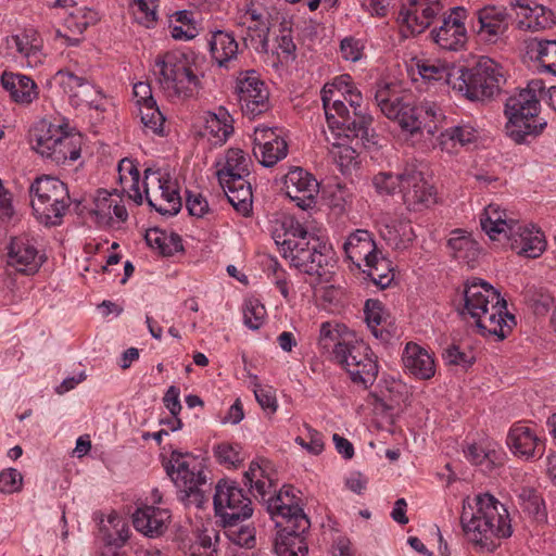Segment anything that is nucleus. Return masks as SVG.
<instances>
[{
	"instance_id": "obj_23",
	"label": "nucleus",
	"mask_w": 556,
	"mask_h": 556,
	"mask_svg": "<svg viewBox=\"0 0 556 556\" xmlns=\"http://www.w3.org/2000/svg\"><path fill=\"white\" fill-rule=\"evenodd\" d=\"M8 264L17 271L31 275L35 274L42 264V257L33 240L26 236L15 237L11 240L8 251Z\"/></svg>"
},
{
	"instance_id": "obj_29",
	"label": "nucleus",
	"mask_w": 556,
	"mask_h": 556,
	"mask_svg": "<svg viewBox=\"0 0 556 556\" xmlns=\"http://www.w3.org/2000/svg\"><path fill=\"white\" fill-rule=\"evenodd\" d=\"M480 225L482 230L492 240L498 239L501 235L507 237L510 231H516L518 228V220L507 216L505 210L500 205L489 204L480 217Z\"/></svg>"
},
{
	"instance_id": "obj_12",
	"label": "nucleus",
	"mask_w": 556,
	"mask_h": 556,
	"mask_svg": "<svg viewBox=\"0 0 556 556\" xmlns=\"http://www.w3.org/2000/svg\"><path fill=\"white\" fill-rule=\"evenodd\" d=\"M213 501L215 514L225 527H235L253 514L251 498L236 481H218Z\"/></svg>"
},
{
	"instance_id": "obj_24",
	"label": "nucleus",
	"mask_w": 556,
	"mask_h": 556,
	"mask_svg": "<svg viewBox=\"0 0 556 556\" xmlns=\"http://www.w3.org/2000/svg\"><path fill=\"white\" fill-rule=\"evenodd\" d=\"M264 501L271 517L281 518L279 521L283 525L296 523L300 516H306L299 505V497L292 485H283L277 494L265 497Z\"/></svg>"
},
{
	"instance_id": "obj_56",
	"label": "nucleus",
	"mask_w": 556,
	"mask_h": 556,
	"mask_svg": "<svg viewBox=\"0 0 556 556\" xmlns=\"http://www.w3.org/2000/svg\"><path fill=\"white\" fill-rule=\"evenodd\" d=\"M23 486V476L15 468H8L0 472V492L13 494L20 492Z\"/></svg>"
},
{
	"instance_id": "obj_7",
	"label": "nucleus",
	"mask_w": 556,
	"mask_h": 556,
	"mask_svg": "<svg viewBox=\"0 0 556 556\" xmlns=\"http://www.w3.org/2000/svg\"><path fill=\"white\" fill-rule=\"evenodd\" d=\"M154 75L159 87L169 99L195 97L202 88L198 75L185 53L166 52L155 59Z\"/></svg>"
},
{
	"instance_id": "obj_20",
	"label": "nucleus",
	"mask_w": 556,
	"mask_h": 556,
	"mask_svg": "<svg viewBox=\"0 0 556 556\" xmlns=\"http://www.w3.org/2000/svg\"><path fill=\"white\" fill-rule=\"evenodd\" d=\"M318 182L315 177L303 168H294L285 176V188L288 197L303 210L313 206L318 193Z\"/></svg>"
},
{
	"instance_id": "obj_46",
	"label": "nucleus",
	"mask_w": 556,
	"mask_h": 556,
	"mask_svg": "<svg viewBox=\"0 0 556 556\" xmlns=\"http://www.w3.org/2000/svg\"><path fill=\"white\" fill-rule=\"evenodd\" d=\"M218 532L214 529L198 531L197 540L190 546L191 556H216Z\"/></svg>"
},
{
	"instance_id": "obj_35",
	"label": "nucleus",
	"mask_w": 556,
	"mask_h": 556,
	"mask_svg": "<svg viewBox=\"0 0 556 556\" xmlns=\"http://www.w3.org/2000/svg\"><path fill=\"white\" fill-rule=\"evenodd\" d=\"M405 368L419 379H430L434 376L435 365L431 355L416 343H407L403 353Z\"/></svg>"
},
{
	"instance_id": "obj_5",
	"label": "nucleus",
	"mask_w": 556,
	"mask_h": 556,
	"mask_svg": "<svg viewBox=\"0 0 556 556\" xmlns=\"http://www.w3.org/2000/svg\"><path fill=\"white\" fill-rule=\"evenodd\" d=\"M334 98L333 87H324L321 100L327 119V128L323 129L328 148H337L344 142L356 140L365 144L370 142L372 117L357 115L352 117L350 110L343 101Z\"/></svg>"
},
{
	"instance_id": "obj_9",
	"label": "nucleus",
	"mask_w": 556,
	"mask_h": 556,
	"mask_svg": "<svg viewBox=\"0 0 556 556\" xmlns=\"http://www.w3.org/2000/svg\"><path fill=\"white\" fill-rule=\"evenodd\" d=\"M35 217L46 226L61 224L71 200L66 185L58 178H37L29 188Z\"/></svg>"
},
{
	"instance_id": "obj_26",
	"label": "nucleus",
	"mask_w": 556,
	"mask_h": 556,
	"mask_svg": "<svg viewBox=\"0 0 556 556\" xmlns=\"http://www.w3.org/2000/svg\"><path fill=\"white\" fill-rule=\"evenodd\" d=\"M518 228L516 231H510L506 237L510 242V248L526 257H539L546 247L544 235L539 229L529 228L519 222Z\"/></svg>"
},
{
	"instance_id": "obj_41",
	"label": "nucleus",
	"mask_w": 556,
	"mask_h": 556,
	"mask_svg": "<svg viewBox=\"0 0 556 556\" xmlns=\"http://www.w3.org/2000/svg\"><path fill=\"white\" fill-rule=\"evenodd\" d=\"M350 76H340L334 79L332 84H327L324 87H333L334 89V98L343 101L344 103L348 102L350 106L352 108L351 116L356 117L357 115H368L363 109H362V94L359 91L353 88V86L350 84Z\"/></svg>"
},
{
	"instance_id": "obj_40",
	"label": "nucleus",
	"mask_w": 556,
	"mask_h": 556,
	"mask_svg": "<svg viewBox=\"0 0 556 556\" xmlns=\"http://www.w3.org/2000/svg\"><path fill=\"white\" fill-rule=\"evenodd\" d=\"M516 5H519L525 10V18L518 23L519 28L521 29L536 31L549 28L555 24L554 13L543 5L529 8L528 5L521 4L520 1H517Z\"/></svg>"
},
{
	"instance_id": "obj_21",
	"label": "nucleus",
	"mask_w": 556,
	"mask_h": 556,
	"mask_svg": "<svg viewBox=\"0 0 556 556\" xmlns=\"http://www.w3.org/2000/svg\"><path fill=\"white\" fill-rule=\"evenodd\" d=\"M478 35L489 43H496L507 33L511 16L504 7L486 5L477 11Z\"/></svg>"
},
{
	"instance_id": "obj_4",
	"label": "nucleus",
	"mask_w": 556,
	"mask_h": 556,
	"mask_svg": "<svg viewBox=\"0 0 556 556\" xmlns=\"http://www.w3.org/2000/svg\"><path fill=\"white\" fill-rule=\"evenodd\" d=\"M275 241L282 256L300 271L325 279L332 273L330 249L299 222L291 219L283 235H277Z\"/></svg>"
},
{
	"instance_id": "obj_17",
	"label": "nucleus",
	"mask_w": 556,
	"mask_h": 556,
	"mask_svg": "<svg viewBox=\"0 0 556 556\" xmlns=\"http://www.w3.org/2000/svg\"><path fill=\"white\" fill-rule=\"evenodd\" d=\"M441 9L440 0H405L397 18L402 27H406L404 35L421 34Z\"/></svg>"
},
{
	"instance_id": "obj_6",
	"label": "nucleus",
	"mask_w": 556,
	"mask_h": 556,
	"mask_svg": "<svg viewBox=\"0 0 556 556\" xmlns=\"http://www.w3.org/2000/svg\"><path fill=\"white\" fill-rule=\"evenodd\" d=\"M506 78L503 67L482 56L475 66H458L452 79V89L470 101H484L501 91Z\"/></svg>"
},
{
	"instance_id": "obj_53",
	"label": "nucleus",
	"mask_w": 556,
	"mask_h": 556,
	"mask_svg": "<svg viewBox=\"0 0 556 556\" xmlns=\"http://www.w3.org/2000/svg\"><path fill=\"white\" fill-rule=\"evenodd\" d=\"M159 0H134L132 12L136 20L150 27L156 21V8Z\"/></svg>"
},
{
	"instance_id": "obj_39",
	"label": "nucleus",
	"mask_w": 556,
	"mask_h": 556,
	"mask_svg": "<svg viewBox=\"0 0 556 556\" xmlns=\"http://www.w3.org/2000/svg\"><path fill=\"white\" fill-rule=\"evenodd\" d=\"M210 50L219 66H227L238 54V42L232 35L218 30L212 36Z\"/></svg>"
},
{
	"instance_id": "obj_25",
	"label": "nucleus",
	"mask_w": 556,
	"mask_h": 556,
	"mask_svg": "<svg viewBox=\"0 0 556 556\" xmlns=\"http://www.w3.org/2000/svg\"><path fill=\"white\" fill-rule=\"evenodd\" d=\"M507 445L514 455L526 459L542 456L543 443L533 429L528 426L517 424L513 426L507 435Z\"/></svg>"
},
{
	"instance_id": "obj_42",
	"label": "nucleus",
	"mask_w": 556,
	"mask_h": 556,
	"mask_svg": "<svg viewBox=\"0 0 556 556\" xmlns=\"http://www.w3.org/2000/svg\"><path fill=\"white\" fill-rule=\"evenodd\" d=\"M458 66H448L438 60H422L417 62V71L426 81H444L452 87L453 75Z\"/></svg>"
},
{
	"instance_id": "obj_14",
	"label": "nucleus",
	"mask_w": 556,
	"mask_h": 556,
	"mask_svg": "<svg viewBox=\"0 0 556 556\" xmlns=\"http://www.w3.org/2000/svg\"><path fill=\"white\" fill-rule=\"evenodd\" d=\"M236 91L245 116L254 118L270 109L269 91L254 71L247 72L238 78Z\"/></svg>"
},
{
	"instance_id": "obj_55",
	"label": "nucleus",
	"mask_w": 556,
	"mask_h": 556,
	"mask_svg": "<svg viewBox=\"0 0 556 556\" xmlns=\"http://www.w3.org/2000/svg\"><path fill=\"white\" fill-rule=\"evenodd\" d=\"M404 97H400L395 91L391 90L388 84L379 86L375 93L377 105L384 115L394 112L392 108L399 105V102Z\"/></svg>"
},
{
	"instance_id": "obj_63",
	"label": "nucleus",
	"mask_w": 556,
	"mask_h": 556,
	"mask_svg": "<svg viewBox=\"0 0 556 556\" xmlns=\"http://www.w3.org/2000/svg\"><path fill=\"white\" fill-rule=\"evenodd\" d=\"M278 140H285L281 135L280 130L278 128H271V127H256L254 130V147L260 146H268L269 143H275Z\"/></svg>"
},
{
	"instance_id": "obj_18",
	"label": "nucleus",
	"mask_w": 556,
	"mask_h": 556,
	"mask_svg": "<svg viewBox=\"0 0 556 556\" xmlns=\"http://www.w3.org/2000/svg\"><path fill=\"white\" fill-rule=\"evenodd\" d=\"M401 193L403 203L409 211L419 212L435 202L433 187L425 179L421 172L405 170L402 177Z\"/></svg>"
},
{
	"instance_id": "obj_10",
	"label": "nucleus",
	"mask_w": 556,
	"mask_h": 556,
	"mask_svg": "<svg viewBox=\"0 0 556 556\" xmlns=\"http://www.w3.org/2000/svg\"><path fill=\"white\" fill-rule=\"evenodd\" d=\"M189 454L173 451L170 459L165 466L167 475L178 489L179 500L185 506L202 507L206 501L205 490L206 476L202 471L201 464L192 457L185 459Z\"/></svg>"
},
{
	"instance_id": "obj_22",
	"label": "nucleus",
	"mask_w": 556,
	"mask_h": 556,
	"mask_svg": "<svg viewBox=\"0 0 556 556\" xmlns=\"http://www.w3.org/2000/svg\"><path fill=\"white\" fill-rule=\"evenodd\" d=\"M466 10L456 7L452 10V14L443 20L442 25L431 31L435 43L445 50L457 51L464 47L467 36L463 22Z\"/></svg>"
},
{
	"instance_id": "obj_37",
	"label": "nucleus",
	"mask_w": 556,
	"mask_h": 556,
	"mask_svg": "<svg viewBox=\"0 0 556 556\" xmlns=\"http://www.w3.org/2000/svg\"><path fill=\"white\" fill-rule=\"evenodd\" d=\"M227 185H220L228 202L243 216L252 211L253 193L251 184L247 179H230Z\"/></svg>"
},
{
	"instance_id": "obj_58",
	"label": "nucleus",
	"mask_w": 556,
	"mask_h": 556,
	"mask_svg": "<svg viewBox=\"0 0 556 556\" xmlns=\"http://www.w3.org/2000/svg\"><path fill=\"white\" fill-rule=\"evenodd\" d=\"M253 391L260 406L269 414H275L278 408V404L273 388L262 387L258 382H255Z\"/></svg>"
},
{
	"instance_id": "obj_31",
	"label": "nucleus",
	"mask_w": 556,
	"mask_h": 556,
	"mask_svg": "<svg viewBox=\"0 0 556 556\" xmlns=\"http://www.w3.org/2000/svg\"><path fill=\"white\" fill-rule=\"evenodd\" d=\"M364 313L372 334L383 342H389L394 334V329L391 316L383 304L379 300L369 299L365 303Z\"/></svg>"
},
{
	"instance_id": "obj_47",
	"label": "nucleus",
	"mask_w": 556,
	"mask_h": 556,
	"mask_svg": "<svg viewBox=\"0 0 556 556\" xmlns=\"http://www.w3.org/2000/svg\"><path fill=\"white\" fill-rule=\"evenodd\" d=\"M402 177H404V173L379 172L372 177L371 182L379 195H393L397 189L401 190Z\"/></svg>"
},
{
	"instance_id": "obj_60",
	"label": "nucleus",
	"mask_w": 556,
	"mask_h": 556,
	"mask_svg": "<svg viewBox=\"0 0 556 556\" xmlns=\"http://www.w3.org/2000/svg\"><path fill=\"white\" fill-rule=\"evenodd\" d=\"M328 151L340 167H348L357 156L356 150L349 146V142L337 146V148H328Z\"/></svg>"
},
{
	"instance_id": "obj_45",
	"label": "nucleus",
	"mask_w": 556,
	"mask_h": 556,
	"mask_svg": "<svg viewBox=\"0 0 556 556\" xmlns=\"http://www.w3.org/2000/svg\"><path fill=\"white\" fill-rule=\"evenodd\" d=\"M288 153V144L286 140H278L268 146L253 147V154L261 165L271 167L280 160L285 159Z\"/></svg>"
},
{
	"instance_id": "obj_16",
	"label": "nucleus",
	"mask_w": 556,
	"mask_h": 556,
	"mask_svg": "<svg viewBox=\"0 0 556 556\" xmlns=\"http://www.w3.org/2000/svg\"><path fill=\"white\" fill-rule=\"evenodd\" d=\"M56 4L70 9L64 18V30L58 29L56 37L64 39L67 46H77L84 31L99 21L98 12L87 7H78L73 0H56Z\"/></svg>"
},
{
	"instance_id": "obj_13",
	"label": "nucleus",
	"mask_w": 556,
	"mask_h": 556,
	"mask_svg": "<svg viewBox=\"0 0 556 556\" xmlns=\"http://www.w3.org/2000/svg\"><path fill=\"white\" fill-rule=\"evenodd\" d=\"M144 173V193L148 204L162 215H176L181 208V198L176 180L162 170L147 169Z\"/></svg>"
},
{
	"instance_id": "obj_27",
	"label": "nucleus",
	"mask_w": 556,
	"mask_h": 556,
	"mask_svg": "<svg viewBox=\"0 0 556 556\" xmlns=\"http://www.w3.org/2000/svg\"><path fill=\"white\" fill-rule=\"evenodd\" d=\"M394 112L388 113L386 116L389 119L397 122L403 130L414 134L422 127V114H431L434 112L431 106H417L410 101V97H404L399 105L392 108Z\"/></svg>"
},
{
	"instance_id": "obj_64",
	"label": "nucleus",
	"mask_w": 556,
	"mask_h": 556,
	"mask_svg": "<svg viewBox=\"0 0 556 556\" xmlns=\"http://www.w3.org/2000/svg\"><path fill=\"white\" fill-rule=\"evenodd\" d=\"M186 206L189 214L195 217H204L210 214L208 203L200 193H188Z\"/></svg>"
},
{
	"instance_id": "obj_48",
	"label": "nucleus",
	"mask_w": 556,
	"mask_h": 556,
	"mask_svg": "<svg viewBox=\"0 0 556 556\" xmlns=\"http://www.w3.org/2000/svg\"><path fill=\"white\" fill-rule=\"evenodd\" d=\"M383 237L394 249L404 250L414 241L416 236L409 224L401 223L393 228L387 227Z\"/></svg>"
},
{
	"instance_id": "obj_3",
	"label": "nucleus",
	"mask_w": 556,
	"mask_h": 556,
	"mask_svg": "<svg viewBox=\"0 0 556 556\" xmlns=\"http://www.w3.org/2000/svg\"><path fill=\"white\" fill-rule=\"evenodd\" d=\"M545 89L544 80L534 78L528 81L525 88L519 89L506 99L504 109L507 118L505 134L516 144L530 143L546 127V122L539 118L540 101L545 99Z\"/></svg>"
},
{
	"instance_id": "obj_15",
	"label": "nucleus",
	"mask_w": 556,
	"mask_h": 556,
	"mask_svg": "<svg viewBox=\"0 0 556 556\" xmlns=\"http://www.w3.org/2000/svg\"><path fill=\"white\" fill-rule=\"evenodd\" d=\"M277 531L274 549L278 556H306L308 546L305 533L311 527L307 516H300L296 523L283 525L276 521Z\"/></svg>"
},
{
	"instance_id": "obj_8",
	"label": "nucleus",
	"mask_w": 556,
	"mask_h": 556,
	"mask_svg": "<svg viewBox=\"0 0 556 556\" xmlns=\"http://www.w3.org/2000/svg\"><path fill=\"white\" fill-rule=\"evenodd\" d=\"M29 143L38 154L58 165L80 156V136L65 132L61 126L46 121H40L30 128Z\"/></svg>"
},
{
	"instance_id": "obj_34",
	"label": "nucleus",
	"mask_w": 556,
	"mask_h": 556,
	"mask_svg": "<svg viewBox=\"0 0 556 556\" xmlns=\"http://www.w3.org/2000/svg\"><path fill=\"white\" fill-rule=\"evenodd\" d=\"M343 249L346 257L357 267H361L362 261L369 264V261L375 260L376 253L379 252L369 232L361 229L349 236Z\"/></svg>"
},
{
	"instance_id": "obj_32",
	"label": "nucleus",
	"mask_w": 556,
	"mask_h": 556,
	"mask_svg": "<svg viewBox=\"0 0 556 556\" xmlns=\"http://www.w3.org/2000/svg\"><path fill=\"white\" fill-rule=\"evenodd\" d=\"M479 131L469 123L462 121L455 126L446 128L437 138L438 147L447 154L457 153V147H464L477 141Z\"/></svg>"
},
{
	"instance_id": "obj_57",
	"label": "nucleus",
	"mask_w": 556,
	"mask_h": 556,
	"mask_svg": "<svg viewBox=\"0 0 556 556\" xmlns=\"http://www.w3.org/2000/svg\"><path fill=\"white\" fill-rule=\"evenodd\" d=\"M228 528V538L235 544L252 548L255 545V529L249 526L238 527H227Z\"/></svg>"
},
{
	"instance_id": "obj_44",
	"label": "nucleus",
	"mask_w": 556,
	"mask_h": 556,
	"mask_svg": "<svg viewBox=\"0 0 556 556\" xmlns=\"http://www.w3.org/2000/svg\"><path fill=\"white\" fill-rule=\"evenodd\" d=\"M228 113L222 109L219 114L208 113L206 117L205 131L215 139L214 143L216 144L225 143L233 131L232 125L228 123Z\"/></svg>"
},
{
	"instance_id": "obj_38",
	"label": "nucleus",
	"mask_w": 556,
	"mask_h": 556,
	"mask_svg": "<svg viewBox=\"0 0 556 556\" xmlns=\"http://www.w3.org/2000/svg\"><path fill=\"white\" fill-rule=\"evenodd\" d=\"M270 465L267 460H255L250 464L249 469L244 472L245 484L265 500V496L271 492H276V484L269 473Z\"/></svg>"
},
{
	"instance_id": "obj_2",
	"label": "nucleus",
	"mask_w": 556,
	"mask_h": 556,
	"mask_svg": "<svg viewBox=\"0 0 556 556\" xmlns=\"http://www.w3.org/2000/svg\"><path fill=\"white\" fill-rule=\"evenodd\" d=\"M464 301L460 314H468L483 336H496L498 340H504L516 325L515 316L507 312L506 300L484 281L467 283Z\"/></svg>"
},
{
	"instance_id": "obj_1",
	"label": "nucleus",
	"mask_w": 556,
	"mask_h": 556,
	"mask_svg": "<svg viewBox=\"0 0 556 556\" xmlns=\"http://www.w3.org/2000/svg\"><path fill=\"white\" fill-rule=\"evenodd\" d=\"M463 501L460 525L466 539L480 548L491 549L494 539L509 538L511 525L504 504L490 493L479 494L473 500Z\"/></svg>"
},
{
	"instance_id": "obj_54",
	"label": "nucleus",
	"mask_w": 556,
	"mask_h": 556,
	"mask_svg": "<svg viewBox=\"0 0 556 556\" xmlns=\"http://www.w3.org/2000/svg\"><path fill=\"white\" fill-rule=\"evenodd\" d=\"M118 173H119V180L123 181L124 179H127V175L130 178L131 181V189L134 190L135 194V201L138 204L142 203V195L139 191V179H140V173L138 168L135 166L132 161L128 159H123L118 164Z\"/></svg>"
},
{
	"instance_id": "obj_19",
	"label": "nucleus",
	"mask_w": 556,
	"mask_h": 556,
	"mask_svg": "<svg viewBox=\"0 0 556 556\" xmlns=\"http://www.w3.org/2000/svg\"><path fill=\"white\" fill-rule=\"evenodd\" d=\"M56 77L60 79L64 91L73 99H76L77 104L86 103L96 110L102 109L103 93L88 78L79 76L67 68L60 70L56 73Z\"/></svg>"
},
{
	"instance_id": "obj_49",
	"label": "nucleus",
	"mask_w": 556,
	"mask_h": 556,
	"mask_svg": "<svg viewBox=\"0 0 556 556\" xmlns=\"http://www.w3.org/2000/svg\"><path fill=\"white\" fill-rule=\"evenodd\" d=\"M8 43L10 47H15L17 52L27 60L29 66H37L41 63L40 49L30 43L26 35H14Z\"/></svg>"
},
{
	"instance_id": "obj_61",
	"label": "nucleus",
	"mask_w": 556,
	"mask_h": 556,
	"mask_svg": "<svg viewBox=\"0 0 556 556\" xmlns=\"http://www.w3.org/2000/svg\"><path fill=\"white\" fill-rule=\"evenodd\" d=\"M214 454L220 464L237 467L242 462L239 452L227 443L218 444L214 450Z\"/></svg>"
},
{
	"instance_id": "obj_11",
	"label": "nucleus",
	"mask_w": 556,
	"mask_h": 556,
	"mask_svg": "<svg viewBox=\"0 0 556 556\" xmlns=\"http://www.w3.org/2000/svg\"><path fill=\"white\" fill-rule=\"evenodd\" d=\"M333 358L354 383L367 389L376 381L379 371L377 356L363 341H338L333 346Z\"/></svg>"
},
{
	"instance_id": "obj_62",
	"label": "nucleus",
	"mask_w": 556,
	"mask_h": 556,
	"mask_svg": "<svg viewBox=\"0 0 556 556\" xmlns=\"http://www.w3.org/2000/svg\"><path fill=\"white\" fill-rule=\"evenodd\" d=\"M444 361L450 365H458L468 368L473 364L475 358L462 352L458 346L451 345L442 354Z\"/></svg>"
},
{
	"instance_id": "obj_51",
	"label": "nucleus",
	"mask_w": 556,
	"mask_h": 556,
	"mask_svg": "<svg viewBox=\"0 0 556 556\" xmlns=\"http://www.w3.org/2000/svg\"><path fill=\"white\" fill-rule=\"evenodd\" d=\"M536 60L548 72L556 75V40L541 39L536 42Z\"/></svg>"
},
{
	"instance_id": "obj_52",
	"label": "nucleus",
	"mask_w": 556,
	"mask_h": 556,
	"mask_svg": "<svg viewBox=\"0 0 556 556\" xmlns=\"http://www.w3.org/2000/svg\"><path fill=\"white\" fill-rule=\"evenodd\" d=\"M140 118L146 128H149L154 134H161L165 117L160 112L156 103L146 104L138 108Z\"/></svg>"
},
{
	"instance_id": "obj_30",
	"label": "nucleus",
	"mask_w": 556,
	"mask_h": 556,
	"mask_svg": "<svg viewBox=\"0 0 556 556\" xmlns=\"http://www.w3.org/2000/svg\"><path fill=\"white\" fill-rule=\"evenodd\" d=\"M238 26L247 30V35L242 37L245 46H249V41L258 42L263 50H267L269 25L264 14L253 4L249 5L240 16Z\"/></svg>"
},
{
	"instance_id": "obj_43",
	"label": "nucleus",
	"mask_w": 556,
	"mask_h": 556,
	"mask_svg": "<svg viewBox=\"0 0 556 556\" xmlns=\"http://www.w3.org/2000/svg\"><path fill=\"white\" fill-rule=\"evenodd\" d=\"M363 273L380 289L389 287L394 279L391 262L381 252L376 253L375 260L369 261V264H365Z\"/></svg>"
},
{
	"instance_id": "obj_28",
	"label": "nucleus",
	"mask_w": 556,
	"mask_h": 556,
	"mask_svg": "<svg viewBox=\"0 0 556 556\" xmlns=\"http://www.w3.org/2000/svg\"><path fill=\"white\" fill-rule=\"evenodd\" d=\"M170 519L169 511L154 506L138 508L132 515L136 530L148 536H159L167 529Z\"/></svg>"
},
{
	"instance_id": "obj_50",
	"label": "nucleus",
	"mask_w": 556,
	"mask_h": 556,
	"mask_svg": "<svg viewBox=\"0 0 556 556\" xmlns=\"http://www.w3.org/2000/svg\"><path fill=\"white\" fill-rule=\"evenodd\" d=\"M267 316L265 306L257 299H249L243 307V323L252 329L257 330L262 327Z\"/></svg>"
},
{
	"instance_id": "obj_33",
	"label": "nucleus",
	"mask_w": 556,
	"mask_h": 556,
	"mask_svg": "<svg viewBox=\"0 0 556 556\" xmlns=\"http://www.w3.org/2000/svg\"><path fill=\"white\" fill-rule=\"evenodd\" d=\"M1 85L10 93L11 99L20 104H29L39 94L36 83L22 74L3 72Z\"/></svg>"
},
{
	"instance_id": "obj_36",
	"label": "nucleus",
	"mask_w": 556,
	"mask_h": 556,
	"mask_svg": "<svg viewBox=\"0 0 556 556\" xmlns=\"http://www.w3.org/2000/svg\"><path fill=\"white\" fill-rule=\"evenodd\" d=\"M250 165L251 159L241 149H229L224 167L217 170L219 185H227L230 179H245L250 175Z\"/></svg>"
},
{
	"instance_id": "obj_59",
	"label": "nucleus",
	"mask_w": 556,
	"mask_h": 556,
	"mask_svg": "<svg viewBox=\"0 0 556 556\" xmlns=\"http://www.w3.org/2000/svg\"><path fill=\"white\" fill-rule=\"evenodd\" d=\"M307 430L308 442L302 437L295 438V443L305 448L313 455H319L324 451L323 435L308 425H304Z\"/></svg>"
}]
</instances>
